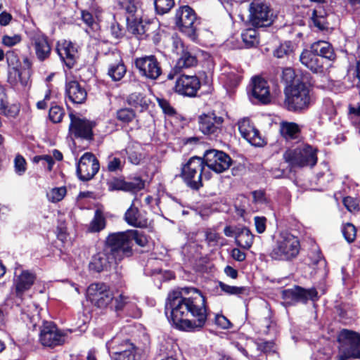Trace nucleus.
<instances>
[{
	"label": "nucleus",
	"instance_id": "1",
	"mask_svg": "<svg viewBox=\"0 0 360 360\" xmlns=\"http://www.w3.org/2000/svg\"><path fill=\"white\" fill-rule=\"evenodd\" d=\"M185 292L191 295L184 296L181 292L174 291L169 294L165 313L176 328L195 332L200 330L207 319V306L205 296L196 288H185Z\"/></svg>",
	"mask_w": 360,
	"mask_h": 360
},
{
	"label": "nucleus",
	"instance_id": "2",
	"mask_svg": "<svg viewBox=\"0 0 360 360\" xmlns=\"http://www.w3.org/2000/svg\"><path fill=\"white\" fill-rule=\"evenodd\" d=\"M318 150L308 143L288 148L283 154L284 161L291 169L313 167L317 163Z\"/></svg>",
	"mask_w": 360,
	"mask_h": 360
},
{
	"label": "nucleus",
	"instance_id": "3",
	"mask_svg": "<svg viewBox=\"0 0 360 360\" xmlns=\"http://www.w3.org/2000/svg\"><path fill=\"white\" fill-rule=\"evenodd\" d=\"M181 177L188 187L198 191L203 186L202 178L209 179L210 176V172L206 170L203 158L193 156L182 165Z\"/></svg>",
	"mask_w": 360,
	"mask_h": 360
},
{
	"label": "nucleus",
	"instance_id": "4",
	"mask_svg": "<svg viewBox=\"0 0 360 360\" xmlns=\"http://www.w3.org/2000/svg\"><path fill=\"white\" fill-rule=\"evenodd\" d=\"M300 251L299 238L288 231L281 232L273 247L270 257L278 261H291L296 258Z\"/></svg>",
	"mask_w": 360,
	"mask_h": 360
},
{
	"label": "nucleus",
	"instance_id": "5",
	"mask_svg": "<svg viewBox=\"0 0 360 360\" xmlns=\"http://www.w3.org/2000/svg\"><path fill=\"white\" fill-rule=\"evenodd\" d=\"M285 105L290 111L306 110L312 102L309 89L302 82L287 86L285 89Z\"/></svg>",
	"mask_w": 360,
	"mask_h": 360
},
{
	"label": "nucleus",
	"instance_id": "6",
	"mask_svg": "<svg viewBox=\"0 0 360 360\" xmlns=\"http://www.w3.org/2000/svg\"><path fill=\"white\" fill-rule=\"evenodd\" d=\"M105 247L108 249L115 262H120L124 257L132 256L133 249L129 230L110 233L106 238Z\"/></svg>",
	"mask_w": 360,
	"mask_h": 360
},
{
	"label": "nucleus",
	"instance_id": "7",
	"mask_svg": "<svg viewBox=\"0 0 360 360\" xmlns=\"http://www.w3.org/2000/svg\"><path fill=\"white\" fill-rule=\"evenodd\" d=\"M340 346L335 360L360 359V335L349 330H342L339 336Z\"/></svg>",
	"mask_w": 360,
	"mask_h": 360
},
{
	"label": "nucleus",
	"instance_id": "8",
	"mask_svg": "<svg viewBox=\"0 0 360 360\" xmlns=\"http://www.w3.org/2000/svg\"><path fill=\"white\" fill-rule=\"evenodd\" d=\"M248 21L255 27H267L273 22V13L269 6L260 0H254L249 5Z\"/></svg>",
	"mask_w": 360,
	"mask_h": 360
},
{
	"label": "nucleus",
	"instance_id": "9",
	"mask_svg": "<svg viewBox=\"0 0 360 360\" xmlns=\"http://www.w3.org/2000/svg\"><path fill=\"white\" fill-rule=\"evenodd\" d=\"M174 20L179 30L191 39L196 37V14L188 6H179L175 12Z\"/></svg>",
	"mask_w": 360,
	"mask_h": 360
},
{
	"label": "nucleus",
	"instance_id": "10",
	"mask_svg": "<svg viewBox=\"0 0 360 360\" xmlns=\"http://www.w3.org/2000/svg\"><path fill=\"white\" fill-rule=\"evenodd\" d=\"M224 118L214 113L203 114L198 117L199 130L210 139H221Z\"/></svg>",
	"mask_w": 360,
	"mask_h": 360
},
{
	"label": "nucleus",
	"instance_id": "11",
	"mask_svg": "<svg viewBox=\"0 0 360 360\" xmlns=\"http://www.w3.org/2000/svg\"><path fill=\"white\" fill-rule=\"evenodd\" d=\"M88 299L98 308L105 309L113 301V294L103 283L91 284L86 290Z\"/></svg>",
	"mask_w": 360,
	"mask_h": 360
},
{
	"label": "nucleus",
	"instance_id": "12",
	"mask_svg": "<svg viewBox=\"0 0 360 360\" xmlns=\"http://www.w3.org/2000/svg\"><path fill=\"white\" fill-rule=\"evenodd\" d=\"M66 334L60 330L53 322L44 321L41 326L39 341L47 347L53 348L65 343Z\"/></svg>",
	"mask_w": 360,
	"mask_h": 360
},
{
	"label": "nucleus",
	"instance_id": "13",
	"mask_svg": "<svg viewBox=\"0 0 360 360\" xmlns=\"http://www.w3.org/2000/svg\"><path fill=\"white\" fill-rule=\"evenodd\" d=\"M203 160L205 166L217 174L227 170L232 162V160L229 155L217 150L206 151Z\"/></svg>",
	"mask_w": 360,
	"mask_h": 360
},
{
	"label": "nucleus",
	"instance_id": "14",
	"mask_svg": "<svg viewBox=\"0 0 360 360\" xmlns=\"http://www.w3.org/2000/svg\"><path fill=\"white\" fill-rule=\"evenodd\" d=\"M99 168L96 158L91 153H85L77 163V174L80 180L87 181L97 174Z\"/></svg>",
	"mask_w": 360,
	"mask_h": 360
},
{
	"label": "nucleus",
	"instance_id": "15",
	"mask_svg": "<svg viewBox=\"0 0 360 360\" xmlns=\"http://www.w3.org/2000/svg\"><path fill=\"white\" fill-rule=\"evenodd\" d=\"M70 124L69 131L75 138H80L86 140H91L94 137L93 128L95 124L86 119L80 118L70 114Z\"/></svg>",
	"mask_w": 360,
	"mask_h": 360
},
{
	"label": "nucleus",
	"instance_id": "16",
	"mask_svg": "<svg viewBox=\"0 0 360 360\" xmlns=\"http://www.w3.org/2000/svg\"><path fill=\"white\" fill-rule=\"evenodd\" d=\"M135 65L141 76L155 80L162 74L159 62L154 56H148L136 58Z\"/></svg>",
	"mask_w": 360,
	"mask_h": 360
},
{
	"label": "nucleus",
	"instance_id": "17",
	"mask_svg": "<svg viewBox=\"0 0 360 360\" xmlns=\"http://www.w3.org/2000/svg\"><path fill=\"white\" fill-rule=\"evenodd\" d=\"M255 325L260 334L275 335L276 333V323L273 320L272 311L267 304L258 312Z\"/></svg>",
	"mask_w": 360,
	"mask_h": 360
},
{
	"label": "nucleus",
	"instance_id": "18",
	"mask_svg": "<svg viewBox=\"0 0 360 360\" xmlns=\"http://www.w3.org/2000/svg\"><path fill=\"white\" fill-rule=\"evenodd\" d=\"M200 85L198 77L181 75L176 81L174 91L180 95L193 97L200 89Z\"/></svg>",
	"mask_w": 360,
	"mask_h": 360
},
{
	"label": "nucleus",
	"instance_id": "19",
	"mask_svg": "<svg viewBox=\"0 0 360 360\" xmlns=\"http://www.w3.org/2000/svg\"><path fill=\"white\" fill-rule=\"evenodd\" d=\"M283 298L285 300L300 302L307 303L308 300L315 301L318 300V292L314 288L304 289L298 285L292 288L284 290L282 292Z\"/></svg>",
	"mask_w": 360,
	"mask_h": 360
},
{
	"label": "nucleus",
	"instance_id": "20",
	"mask_svg": "<svg viewBox=\"0 0 360 360\" xmlns=\"http://www.w3.org/2000/svg\"><path fill=\"white\" fill-rule=\"evenodd\" d=\"M56 51L69 69L74 67L79 58L77 47L75 44L70 41L64 40L58 43Z\"/></svg>",
	"mask_w": 360,
	"mask_h": 360
},
{
	"label": "nucleus",
	"instance_id": "21",
	"mask_svg": "<svg viewBox=\"0 0 360 360\" xmlns=\"http://www.w3.org/2000/svg\"><path fill=\"white\" fill-rule=\"evenodd\" d=\"M108 189L112 191H123L126 192H137L144 188V181L141 177L136 176L130 181L120 178H114L108 183Z\"/></svg>",
	"mask_w": 360,
	"mask_h": 360
},
{
	"label": "nucleus",
	"instance_id": "22",
	"mask_svg": "<svg viewBox=\"0 0 360 360\" xmlns=\"http://www.w3.org/2000/svg\"><path fill=\"white\" fill-rule=\"evenodd\" d=\"M238 129L242 136L250 143L255 146H262L264 140L259 131L252 124L249 119H243L238 122Z\"/></svg>",
	"mask_w": 360,
	"mask_h": 360
},
{
	"label": "nucleus",
	"instance_id": "23",
	"mask_svg": "<svg viewBox=\"0 0 360 360\" xmlns=\"http://www.w3.org/2000/svg\"><path fill=\"white\" fill-rule=\"evenodd\" d=\"M65 94L69 100L75 104L83 103L87 97V92L85 88L75 79L66 81Z\"/></svg>",
	"mask_w": 360,
	"mask_h": 360
},
{
	"label": "nucleus",
	"instance_id": "24",
	"mask_svg": "<svg viewBox=\"0 0 360 360\" xmlns=\"http://www.w3.org/2000/svg\"><path fill=\"white\" fill-rule=\"evenodd\" d=\"M135 198L124 215V221L130 226L136 228H145L148 224V218L144 213L140 212L135 205Z\"/></svg>",
	"mask_w": 360,
	"mask_h": 360
},
{
	"label": "nucleus",
	"instance_id": "25",
	"mask_svg": "<svg viewBox=\"0 0 360 360\" xmlns=\"http://www.w3.org/2000/svg\"><path fill=\"white\" fill-rule=\"evenodd\" d=\"M252 96L264 104L271 101V94L267 82L260 77L252 80Z\"/></svg>",
	"mask_w": 360,
	"mask_h": 360
},
{
	"label": "nucleus",
	"instance_id": "26",
	"mask_svg": "<svg viewBox=\"0 0 360 360\" xmlns=\"http://www.w3.org/2000/svg\"><path fill=\"white\" fill-rule=\"evenodd\" d=\"M300 60L302 65L313 72H323V58L315 54L312 51L304 50L300 56Z\"/></svg>",
	"mask_w": 360,
	"mask_h": 360
},
{
	"label": "nucleus",
	"instance_id": "27",
	"mask_svg": "<svg viewBox=\"0 0 360 360\" xmlns=\"http://www.w3.org/2000/svg\"><path fill=\"white\" fill-rule=\"evenodd\" d=\"M32 41L37 58L40 61L47 59L51 51L47 37L41 33H37L33 37Z\"/></svg>",
	"mask_w": 360,
	"mask_h": 360
},
{
	"label": "nucleus",
	"instance_id": "28",
	"mask_svg": "<svg viewBox=\"0 0 360 360\" xmlns=\"http://www.w3.org/2000/svg\"><path fill=\"white\" fill-rule=\"evenodd\" d=\"M114 259L110 252L105 247L104 249L93 256L89 264V268L96 272H101L106 270Z\"/></svg>",
	"mask_w": 360,
	"mask_h": 360
},
{
	"label": "nucleus",
	"instance_id": "29",
	"mask_svg": "<svg viewBox=\"0 0 360 360\" xmlns=\"http://www.w3.org/2000/svg\"><path fill=\"white\" fill-rule=\"evenodd\" d=\"M280 134L287 142L300 141L301 138V127L295 122L283 121L280 123Z\"/></svg>",
	"mask_w": 360,
	"mask_h": 360
},
{
	"label": "nucleus",
	"instance_id": "30",
	"mask_svg": "<svg viewBox=\"0 0 360 360\" xmlns=\"http://www.w3.org/2000/svg\"><path fill=\"white\" fill-rule=\"evenodd\" d=\"M198 59L196 56L191 52L187 50H183L180 53V57L178 58L173 71L175 73H179L184 69L190 68L197 65Z\"/></svg>",
	"mask_w": 360,
	"mask_h": 360
},
{
	"label": "nucleus",
	"instance_id": "31",
	"mask_svg": "<svg viewBox=\"0 0 360 360\" xmlns=\"http://www.w3.org/2000/svg\"><path fill=\"white\" fill-rule=\"evenodd\" d=\"M233 345L241 353L250 360H258V357L262 354L259 343L252 340L247 341L245 346L236 342Z\"/></svg>",
	"mask_w": 360,
	"mask_h": 360
},
{
	"label": "nucleus",
	"instance_id": "32",
	"mask_svg": "<svg viewBox=\"0 0 360 360\" xmlns=\"http://www.w3.org/2000/svg\"><path fill=\"white\" fill-rule=\"evenodd\" d=\"M311 51L321 57L329 60H334L336 58L335 53L331 44L326 41H318L311 46Z\"/></svg>",
	"mask_w": 360,
	"mask_h": 360
},
{
	"label": "nucleus",
	"instance_id": "33",
	"mask_svg": "<svg viewBox=\"0 0 360 360\" xmlns=\"http://www.w3.org/2000/svg\"><path fill=\"white\" fill-rule=\"evenodd\" d=\"M34 276L27 271H22L15 281V292L18 297L30 288L34 283Z\"/></svg>",
	"mask_w": 360,
	"mask_h": 360
},
{
	"label": "nucleus",
	"instance_id": "34",
	"mask_svg": "<svg viewBox=\"0 0 360 360\" xmlns=\"http://www.w3.org/2000/svg\"><path fill=\"white\" fill-rule=\"evenodd\" d=\"M128 161L134 165H139L144 158L142 147L138 143H129L124 150Z\"/></svg>",
	"mask_w": 360,
	"mask_h": 360
},
{
	"label": "nucleus",
	"instance_id": "35",
	"mask_svg": "<svg viewBox=\"0 0 360 360\" xmlns=\"http://www.w3.org/2000/svg\"><path fill=\"white\" fill-rule=\"evenodd\" d=\"M127 20L128 22V30L133 34L140 37L143 35H148V31L150 26L149 23H144L142 20L139 19L137 17L133 18L127 17Z\"/></svg>",
	"mask_w": 360,
	"mask_h": 360
},
{
	"label": "nucleus",
	"instance_id": "36",
	"mask_svg": "<svg viewBox=\"0 0 360 360\" xmlns=\"http://www.w3.org/2000/svg\"><path fill=\"white\" fill-rule=\"evenodd\" d=\"M129 343L127 340L122 341L118 337H115L106 343V347L110 354L112 360L115 359V356L121 354Z\"/></svg>",
	"mask_w": 360,
	"mask_h": 360
},
{
	"label": "nucleus",
	"instance_id": "37",
	"mask_svg": "<svg viewBox=\"0 0 360 360\" xmlns=\"http://www.w3.org/2000/svg\"><path fill=\"white\" fill-rule=\"evenodd\" d=\"M118 59L115 63H112L110 65L108 68V75L114 80V81H120L127 72V68L120 57V55H117Z\"/></svg>",
	"mask_w": 360,
	"mask_h": 360
},
{
	"label": "nucleus",
	"instance_id": "38",
	"mask_svg": "<svg viewBox=\"0 0 360 360\" xmlns=\"http://www.w3.org/2000/svg\"><path fill=\"white\" fill-rule=\"evenodd\" d=\"M253 240L254 235L247 228L242 229L236 238V244L242 248L247 250L251 248Z\"/></svg>",
	"mask_w": 360,
	"mask_h": 360
},
{
	"label": "nucleus",
	"instance_id": "39",
	"mask_svg": "<svg viewBox=\"0 0 360 360\" xmlns=\"http://www.w3.org/2000/svg\"><path fill=\"white\" fill-rule=\"evenodd\" d=\"M121 7L126 11L130 18L139 16L138 13L141 11V0H122L120 3Z\"/></svg>",
	"mask_w": 360,
	"mask_h": 360
},
{
	"label": "nucleus",
	"instance_id": "40",
	"mask_svg": "<svg viewBox=\"0 0 360 360\" xmlns=\"http://www.w3.org/2000/svg\"><path fill=\"white\" fill-rule=\"evenodd\" d=\"M106 225L105 218L100 210H96L94 217L90 222L88 231L91 233L100 232L105 229Z\"/></svg>",
	"mask_w": 360,
	"mask_h": 360
},
{
	"label": "nucleus",
	"instance_id": "41",
	"mask_svg": "<svg viewBox=\"0 0 360 360\" xmlns=\"http://www.w3.org/2000/svg\"><path fill=\"white\" fill-rule=\"evenodd\" d=\"M117 153L111 154L107 158V169L110 172L122 171L124 167L125 160L116 156Z\"/></svg>",
	"mask_w": 360,
	"mask_h": 360
},
{
	"label": "nucleus",
	"instance_id": "42",
	"mask_svg": "<svg viewBox=\"0 0 360 360\" xmlns=\"http://www.w3.org/2000/svg\"><path fill=\"white\" fill-rule=\"evenodd\" d=\"M114 360H142L133 344L128 345L122 352L115 356Z\"/></svg>",
	"mask_w": 360,
	"mask_h": 360
},
{
	"label": "nucleus",
	"instance_id": "43",
	"mask_svg": "<svg viewBox=\"0 0 360 360\" xmlns=\"http://www.w3.org/2000/svg\"><path fill=\"white\" fill-rule=\"evenodd\" d=\"M247 48L256 46L259 44L258 33L255 29H247L241 34Z\"/></svg>",
	"mask_w": 360,
	"mask_h": 360
},
{
	"label": "nucleus",
	"instance_id": "44",
	"mask_svg": "<svg viewBox=\"0 0 360 360\" xmlns=\"http://www.w3.org/2000/svg\"><path fill=\"white\" fill-rule=\"evenodd\" d=\"M130 304L131 299L128 296H125L123 294H120L117 297H113V301L110 307V309H114V311L118 314Z\"/></svg>",
	"mask_w": 360,
	"mask_h": 360
},
{
	"label": "nucleus",
	"instance_id": "45",
	"mask_svg": "<svg viewBox=\"0 0 360 360\" xmlns=\"http://www.w3.org/2000/svg\"><path fill=\"white\" fill-rule=\"evenodd\" d=\"M174 0H155L154 6L158 15H164L170 11L174 6Z\"/></svg>",
	"mask_w": 360,
	"mask_h": 360
},
{
	"label": "nucleus",
	"instance_id": "46",
	"mask_svg": "<svg viewBox=\"0 0 360 360\" xmlns=\"http://www.w3.org/2000/svg\"><path fill=\"white\" fill-rule=\"evenodd\" d=\"M117 119L122 123H129L136 117V113L134 110L129 108H124L118 110L116 112Z\"/></svg>",
	"mask_w": 360,
	"mask_h": 360
},
{
	"label": "nucleus",
	"instance_id": "47",
	"mask_svg": "<svg viewBox=\"0 0 360 360\" xmlns=\"http://www.w3.org/2000/svg\"><path fill=\"white\" fill-rule=\"evenodd\" d=\"M22 348L17 345H13L6 352L3 360H25Z\"/></svg>",
	"mask_w": 360,
	"mask_h": 360
},
{
	"label": "nucleus",
	"instance_id": "48",
	"mask_svg": "<svg viewBox=\"0 0 360 360\" xmlns=\"http://www.w3.org/2000/svg\"><path fill=\"white\" fill-rule=\"evenodd\" d=\"M131 247L133 240L140 247H146L148 243V237L142 231L137 230H129Z\"/></svg>",
	"mask_w": 360,
	"mask_h": 360
},
{
	"label": "nucleus",
	"instance_id": "49",
	"mask_svg": "<svg viewBox=\"0 0 360 360\" xmlns=\"http://www.w3.org/2000/svg\"><path fill=\"white\" fill-rule=\"evenodd\" d=\"M67 190L65 186L53 188L47 193V198L50 202L56 203L61 201L65 196Z\"/></svg>",
	"mask_w": 360,
	"mask_h": 360
},
{
	"label": "nucleus",
	"instance_id": "50",
	"mask_svg": "<svg viewBox=\"0 0 360 360\" xmlns=\"http://www.w3.org/2000/svg\"><path fill=\"white\" fill-rule=\"evenodd\" d=\"M321 7L316 8L312 12L311 20L315 27L319 30H325L327 28L326 20L325 16L322 14V11H320Z\"/></svg>",
	"mask_w": 360,
	"mask_h": 360
},
{
	"label": "nucleus",
	"instance_id": "51",
	"mask_svg": "<svg viewBox=\"0 0 360 360\" xmlns=\"http://www.w3.org/2000/svg\"><path fill=\"white\" fill-rule=\"evenodd\" d=\"M4 94L3 92L0 94V111L8 117H15L18 113V108L17 106L8 107L7 103L4 100Z\"/></svg>",
	"mask_w": 360,
	"mask_h": 360
},
{
	"label": "nucleus",
	"instance_id": "52",
	"mask_svg": "<svg viewBox=\"0 0 360 360\" xmlns=\"http://www.w3.org/2000/svg\"><path fill=\"white\" fill-rule=\"evenodd\" d=\"M293 52V47L292 44L288 41L281 44L274 52L275 57L278 58H283L285 56H290Z\"/></svg>",
	"mask_w": 360,
	"mask_h": 360
},
{
	"label": "nucleus",
	"instance_id": "53",
	"mask_svg": "<svg viewBox=\"0 0 360 360\" xmlns=\"http://www.w3.org/2000/svg\"><path fill=\"white\" fill-rule=\"evenodd\" d=\"M65 115L64 110L59 105H53L51 106L49 112V119L53 123H59L62 121V119Z\"/></svg>",
	"mask_w": 360,
	"mask_h": 360
},
{
	"label": "nucleus",
	"instance_id": "54",
	"mask_svg": "<svg viewBox=\"0 0 360 360\" xmlns=\"http://www.w3.org/2000/svg\"><path fill=\"white\" fill-rule=\"evenodd\" d=\"M342 234L348 243H352L356 239V229L351 223H347L342 229Z\"/></svg>",
	"mask_w": 360,
	"mask_h": 360
},
{
	"label": "nucleus",
	"instance_id": "55",
	"mask_svg": "<svg viewBox=\"0 0 360 360\" xmlns=\"http://www.w3.org/2000/svg\"><path fill=\"white\" fill-rule=\"evenodd\" d=\"M219 286L224 292L228 295H239L243 294L245 291V287L232 286L225 284L221 281L219 282Z\"/></svg>",
	"mask_w": 360,
	"mask_h": 360
},
{
	"label": "nucleus",
	"instance_id": "56",
	"mask_svg": "<svg viewBox=\"0 0 360 360\" xmlns=\"http://www.w3.org/2000/svg\"><path fill=\"white\" fill-rule=\"evenodd\" d=\"M127 101L129 104L134 107H143L145 105H147V101L145 96H143V95L140 93H133L130 94Z\"/></svg>",
	"mask_w": 360,
	"mask_h": 360
},
{
	"label": "nucleus",
	"instance_id": "57",
	"mask_svg": "<svg viewBox=\"0 0 360 360\" xmlns=\"http://www.w3.org/2000/svg\"><path fill=\"white\" fill-rule=\"evenodd\" d=\"M15 172L18 175H22L27 169V162L21 155H17L14 159Z\"/></svg>",
	"mask_w": 360,
	"mask_h": 360
},
{
	"label": "nucleus",
	"instance_id": "58",
	"mask_svg": "<svg viewBox=\"0 0 360 360\" xmlns=\"http://www.w3.org/2000/svg\"><path fill=\"white\" fill-rule=\"evenodd\" d=\"M33 162L34 163H39L41 162L44 166L46 165L47 170L49 172L52 170L53 166L55 163L52 156L49 155H36L33 158Z\"/></svg>",
	"mask_w": 360,
	"mask_h": 360
},
{
	"label": "nucleus",
	"instance_id": "59",
	"mask_svg": "<svg viewBox=\"0 0 360 360\" xmlns=\"http://www.w3.org/2000/svg\"><path fill=\"white\" fill-rule=\"evenodd\" d=\"M82 19L83 22L92 30H96L98 24L96 22L92 14L86 11H82Z\"/></svg>",
	"mask_w": 360,
	"mask_h": 360
},
{
	"label": "nucleus",
	"instance_id": "60",
	"mask_svg": "<svg viewBox=\"0 0 360 360\" xmlns=\"http://www.w3.org/2000/svg\"><path fill=\"white\" fill-rule=\"evenodd\" d=\"M253 202L260 205H266L269 203V199L266 196L265 192L262 190L255 191L252 193Z\"/></svg>",
	"mask_w": 360,
	"mask_h": 360
},
{
	"label": "nucleus",
	"instance_id": "61",
	"mask_svg": "<svg viewBox=\"0 0 360 360\" xmlns=\"http://www.w3.org/2000/svg\"><path fill=\"white\" fill-rule=\"evenodd\" d=\"M110 33L114 39L118 40L124 37V30L119 23L115 22L110 25Z\"/></svg>",
	"mask_w": 360,
	"mask_h": 360
},
{
	"label": "nucleus",
	"instance_id": "62",
	"mask_svg": "<svg viewBox=\"0 0 360 360\" xmlns=\"http://www.w3.org/2000/svg\"><path fill=\"white\" fill-rule=\"evenodd\" d=\"M214 322L216 325L223 329H229L232 326L230 321L226 316L221 314H217L215 316Z\"/></svg>",
	"mask_w": 360,
	"mask_h": 360
},
{
	"label": "nucleus",
	"instance_id": "63",
	"mask_svg": "<svg viewBox=\"0 0 360 360\" xmlns=\"http://www.w3.org/2000/svg\"><path fill=\"white\" fill-rule=\"evenodd\" d=\"M158 104L165 114L168 115L176 114V110L167 100L158 99Z\"/></svg>",
	"mask_w": 360,
	"mask_h": 360
},
{
	"label": "nucleus",
	"instance_id": "64",
	"mask_svg": "<svg viewBox=\"0 0 360 360\" xmlns=\"http://www.w3.org/2000/svg\"><path fill=\"white\" fill-rule=\"evenodd\" d=\"M295 77L293 69L290 68H284L282 71L281 78L286 84H290Z\"/></svg>",
	"mask_w": 360,
	"mask_h": 360
}]
</instances>
